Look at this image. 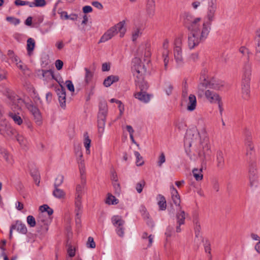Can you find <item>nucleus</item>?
Returning <instances> with one entry per match:
<instances>
[{
    "instance_id": "nucleus-15",
    "label": "nucleus",
    "mask_w": 260,
    "mask_h": 260,
    "mask_svg": "<svg viewBox=\"0 0 260 260\" xmlns=\"http://www.w3.org/2000/svg\"><path fill=\"white\" fill-rule=\"evenodd\" d=\"M56 92L58 95L60 106L62 108H64L66 107V93L65 89L62 86H60V87L57 90Z\"/></svg>"
},
{
    "instance_id": "nucleus-56",
    "label": "nucleus",
    "mask_w": 260,
    "mask_h": 260,
    "mask_svg": "<svg viewBox=\"0 0 260 260\" xmlns=\"http://www.w3.org/2000/svg\"><path fill=\"white\" fill-rule=\"evenodd\" d=\"M254 150V146L252 142H248L247 144V152L246 155H251Z\"/></svg>"
},
{
    "instance_id": "nucleus-59",
    "label": "nucleus",
    "mask_w": 260,
    "mask_h": 260,
    "mask_svg": "<svg viewBox=\"0 0 260 260\" xmlns=\"http://www.w3.org/2000/svg\"><path fill=\"white\" fill-rule=\"evenodd\" d=\"M65 84L69 91H70L72 92H74V86L71 81L67 80L65 82Z\"/></svg>"
},
{
    "instance_id": "nucleus-37",
    "label": "nucleus",
    "mask_w": 260,
    "mask_h": 260,
    "mask_svg": "<svg viewBox=\"0 0 260 260\" xmlns=\"http://www.w3.org/2000/svg\"><path fill=\"white\" fill-rule=\"evenodd\" d=\"M170 53L169 50H164L162 56L164 59V67L165 69H167L168 64L169 62V55Z\"/></svg>"
},
{
    "instance_id": "nucleus-54",
    "label": "nucleus",
    "mask_w": 260,
    "mask_h": 260,
    "mask_svg": "<svg viewBox=\"0 0 260 260\" xmlns=\"http://www.w3.org/2000/svg\"><path fill=\"white\" fill-rule=\"evenodd\" d=\"M17 68L19 69L23 73V74H26L27 71L28 70L27 67L23 63L22 61H19V63H17L16 65Z\"/></svg>"
},
{
    "instance_id": "nucleus-10",
    "label": "nucleus",
    "mask_w": 260,
    "mask_h": 260,
    "mask_svg": "<svg viewBox=\"0 0 260 260\" xmlns=\"http://www.w3.org/2000/svg\"><path fill=\"white\" fill-rule=\"evenodd\" d=\"M140 90V91L136 92L134 94V96L136 99H138L141 102L144 103H148L152 95L151 94L147 93L145 90L146 89L142 90L139 86H138Z\"/></svg>"
},
{
    "instance_id": "nucleus-17",
    "label": "nucleus",
    "mask_w": 260,
    "mask_h": 260,
    "mask_svg": "<svg viewBox=\"0 0 260 260\" xmlns=\"http://www.w3.org/2000/svg\"><path fill=\"white\" fill-rule=\"evenodd\" d=\"M205 96L211 103H216L220 100V98L217 93L209 90L206 91Z\"/></svg>"
},
{
    "instance_id": "nucleus-2",
    "label": "nucleus",
    "mask_w": 260,
    "mask_h": 260,
    "mask_svg": "<svg viewBox=\"0 0 260 260\" xmlns=\"http://www.w3.org/2000/svg\"><path fill=\"white\" fill-rule=\"evenodd\" d=\"M198 131L200 133V141L199 146L196 149L197 154H190L189 151L187 149L186 150V153L191 160L199 159L204 161L208 159L210 156L211 153L210 147L207 139V132L205 126H202Z\"/></svg>"
},
{
    "instance_id": "nucleus-28",
    "label": "nucleus",
    "mask_w": 260,
    "mask_h": 260,
    "mask_svg": "<svg viewBox=\"0 0 260 260\" xmlns=\"http://www.w3.org/2000/svg\"><path fill=\"white\" fill-rule=\"evenodd\" d=\"M1 153L8 164L10 165H12L13 164L14 160L12 156L6 150H1Z\"/></svg>"
},
{
    "instance_id": "nucleus-19",
    "label": "nucleus",
    "mask_w": 260,
    "mask_h": 260,
    "mask_svg": "<svg viewBox=\"0 0 260 260\" xmlns=\"http://www.w3.org/2000/svg\"><path fill=\"white\" fill-rule=\"evenodd\" d=\"M119 80V76L116 75H110L104 80L103 84L105 87H108L110 86L112 84L118 82Z\"/></svg>"
},
{
    "instance_id": "nucleus-60",
    "label": "nucleus",
    "mask_w": 260,
    "mask_h": 260,
    "mask_svg": "<svg viewBox=\"0 0 260 260\" xmlns=\"http://www.w3.org/2000/svg\"><path fill=\"white\" fill-rule=\"evenodd\" d=\"M87 247L90 248H94L95 247V243L92 237H89L88 238L87 242Z\"/></svg>"
},
{
    "instance_id": "nucleus-4",
    "label": "nucleus",
    "mask_w": 260,
    "mask_h": 260,
    "mask_svg": "<svg viewBox=\"0 0 260 260\" xmlns=\"http://www.w3.org/2000/svg\"><path fill=\"white\" fill-rule=\"evenodd\" d=\"M200 133L198 129L196 127L189 128L187 130L184 137V146L185 150L189 151L190 154H197L196 149L197 146L196 143L199 140Z\"/></svg>"
},
{
    "instance_id": "nucleus-57",
    "label": "nucleus",
    "mask_w": 260,
    "mask_h": 260,
    "mask_svg": "<svg viewBox=\"0 0 260 260\" xmlns=\"http://www.w3.org/2000/svg\"><path fill=\"white\" fill-rule=\"evenodd\" d=\"M85 81L88 83L89 81L91 80L92 77V74L90 72V71L87 68H85Z\"/></svg>"
},
{
    "instance_id": "nucleus-16",
    "label": "nucleus",
    "mask_w": 260,
    "mask_h": 260,
    "mask_svg": "<svg viewBox=\"0 0 260 260\" xmlns=\"http://www.w3.org/2000/svg\"><path fill=\"white\" fill-rule=\"evenodd\" d=\"M11 226L12 229L16 230L18 233L21 234H26L27 233V230L26 225L20 220L16 221Z\"/></svg>"
},
{
    "instance_id": "nucleus-1",
    "label": "nucleus",
    "mask_w": 260,
    "mask_h": 260,
    "mask_svg": "<svg viewBox=\"0 0 260 260\" xmlns=\"http://www.w3.org/2000/svg\"><path fill=\"white\" fill-rule=\"evenodd\" d=\"M188 29L190 32L188 37V46L192 49L207 38L211 29L210 24L202 22L201 18H194L190 22Z\"/></svg>"
},
{
    "instance_id": "nucleus-64",
    "label": "nucleus",
    "mask_w": 260,
    "mask_h": 260,
    "mask_svg": "<svg viewBox=\"0 0 260 260\" xmlns=\"http://www.w3.org/2000/svg\"><path fill=\"white\" fill-rule=\"evenodd\" d=\"M122 127L123 132H124V131H126L129 134L134 133L135 131L131 125H126L125 126H122Z\"/></svg>"
},
{
    "instance_id": "nucleus-47",
    "label": "nucleus",
    "mask_w": 260,
    "mask_h": 260,
    "mask_svg": "<svg viewBox=\"0 0 260 260\" xmlns=\"http://www.w3.org/2000/svg\"><path fill=\"white\" fill-rule=\"evenodd\" d=\"M106 121L98 120V131L102 135L104 132Z\"/></svg>"
},
{
    "instance_id": "nucleus-31",
    "label": "nucleus",
    "mask_w": 260,
    "mask_h": 260,
    "mask_svg": "<svg viewBox=\"0 0 260 260\" xmlns=\"http://www.w3.org/2000/svg\"><path fill=\"white\" fill-rule=\"evenodd\" d=\"M250 186L252 189H255L259 186V181L257 177L255 175L250 176L249 177Z\"/></svg>"
},
{
    "instance_id": "nucleus-58",
    "label": "nucleus",
    "mask_w": 260,
    "mask_h": 260,
    "mask_svg": "<svg viewBox=\"0 0 260 260\" xmlns=\"http://www.w3.org/2000/svg\"><path fill=\"white\" fill-rule=\"evenodd\" d=\"M205 251L206 253H210V243L208 240H203Z\"/></svg>"
},
{
    "instance_id": "nucleus-33",
    "label": "nucleus",
    "mask_w": 260,
    "mask_h": 260,
    "mask_svg": "<svg viewBox=\"0 0 260 260\" xmlns=\"http://www.w3.org/2000/svg\"><path fill=\"white\" fill-rule=\"evenodd\" d=\"M192 174L197 181H200L203 179L202 169H194L192 170Z\"/></svg>"
},
{
    "instance_id": "nucleus-23",
    "label": "nucleus",
    "mask_w": 260,
    "mask_h": 260,
    "mask_svg": "<svg viewBox=\"0 0 260 260\" xmlns=\"http://www.w3.org/2000/svg\"><path fill=\"white\" fill-rule=\"evenodd\" d=\"M9 115L16 124L21 125L23 123V119L18 113H16L14 112H11L9 113Z\"/></svg>"
},
{
    "instance_id": "nucleus-9",
    "label": "nucleus",
    "mask_w": 260,
    "mask_h": 260,
    "mask_svg": "<svg viewBox=\"0 0 260 260\" xmlns=\"http://www.w3.org/2000/svg\"><path fill=\"white\" fill-rule=\"evenodd\" d=\"M83 209L82 206V198L77 197L75 198V212L76 213V221L77 223H80V215L82 213Z\"/></svg>"
},
{
    "instance_id": "nucleus-52",
    "label": "nucleus",
    "mask_w": 260,
    "mask_h": 260,
    "mask_svg": "<svg viewBox=\"0 0 260 260\" xmlns=\"http://www.w3.org/2000/svg\"><path fill=\"white\" fill-rule=\"evenodd\" d=\"M50 220V217H48L45 214V216L42 215V213H40L39 216V219L38 221H41L44 224H46L49 222V220Z\"/></svg>"
},
{
    "instance_id": "nucleus-20",
    "label": "nucleus",
    "mask_w": 260,
    "mask_h": 260,
    "mask_svg": "<svg viewBox=\"0 0 260 260\" xmlns=\"http://www.w3.org/2000/svg\"><path fill=\"white\" fill-rule=\"evenodd\" d=\"M171 192L172 194V199L174 203L176 206H179L180 203V196L177 190L173 186L171 187Z\"/></svg>"
},
{
    "instance_id": "nucleus-62",
    "label": "nucleus",
    "mask_w": 260,
    "mask_h": 260,
    "mask_svg": "<svg viewBox=\"0 0 260 260\" xmlns=\"http://www.w3.org/2000/svg\"><path fill=\"white\" fill-rule=\"evenodd\" d=\"M154 236L152 235H149V236L147 238V240H145V243H147V247H149L152 245V243L153 242Z\"/></svg>"
},
{
    "instance_id": "nucleus-13",
    "label": "nucleus",
    "mask_w": 260,
    "mask_h": 260,
    "mask_svg": "<svg viewBox=\"0 0 260 260\" xmlns=\"http://www.w3.org/2000/svg\"><path fill=\"white\" fill-rule=\"evenodd\" d=\"M116 35V29H115L113 26H112L104 34V35L101 37L99 43H100L106 42V41L112 39Z\"/></svg>"
},
{
    "instance_id": "nucleus-50",
    "label": "nucleus",
    "mask_w": 260,
    "mask_h": 260,
    "mask_svg": "<svg viewBox=\"0 0 260 260\" xmlns=\"http://www.w3.org/2000/svg\"><path fill=\"white\" fill-rule=\"evenodd\" d=\"M27 224L30 227H34L36 224L35 218L31 215H28L26 218Z\"/></svg>"
},
{
    "instance_id": "nucleus-21",
    "label": "nucleus",
    "mask_w": 260,
    "mask_h": 260,
    "mask_svg": "<svg viewBox=\"0 0 260 260\" xmlns=\"http://www.w3.org/2000/svg\"><path fill=\"white\" fill-rule=\"evenodd\" d=\"M111 222L115 228L124 225L125 222L122 217L119 215H114L111 218Z\"/></svg>"
},
{
    "instance_id": "nucleus-12",
    "label": "nucleus",
    "mask_w": 260,
    "mask_h": 260,
    "mask_svg": "<svg viewBox=\"0 0 260 260\" xmlns=\"http://www.w3.org/2000/svg\"><path fill=\"white\" fill-rule=\"evenodd\" d=\"M0 133L6 134L8 135L13 134L11 126L5 119H2L0 120Z\"/></svg>"
},
{
    "instance_id": "nucleus-25",
    "label": "nucleus",
    "mask_w": 260,
    "mask_h": 260,
    "mask_svg": "<svg viewBox=\"0 0 260 260\" xmlns=\"http://www.w3.org/2000/svg\"><path fill=\"white\" fill-rule=\"evenodd\" d=\"M53 195L55 198L58 199H63L66 197V193L63 190L58 187H54L53 191Z\"/></svg>"
},
{
    "instance_id": "nucleus-46",
    "label": "nucleus",
    "mask_w": 260,
    "mask_h": 260,
    "mask_svg": "<svg viewBox=\"0 0 260 260\" xmlns=\"http://www.w3.org/2000/svg\"><path fill=\"white\" fill-rule=\"evenodd\" d=\"M79 165V169L80 173L82 179L83 178L84 175L85 174V166L84 160H80L79 162H78Z\"/></svg>"
},
{
    "instance_id": "nucleus-55",
    "label": "nucleus",
    "mask_w": 260,
    "mask_h": 260,
    "mask_svg": "<svg viewBox=\"0 0 260 260\" xmlns=\"http://www.w3.org/2000/svg\"><path fill=\"white\" fill-rule=\"evenodd\" d=\"M16 104L18 109H21L23 107H26V105L29 103H26L25 101H24L23 100L21 99H18Z\"/></svg>"
},
{
    "instance_id": "nucleus-14",
    "label": "nucleus",
    "mask_w": 260,
    "mask_h": 260,
    "mask_svg": "<svg viewBox=\"0 0 260 260\" xmlns=\"http://www.w3.org/2000/svg\"><path fill=\"white\" fill-rule=\"evenodd\" d=\"M186 109L188 111H194L197 107V99L196 97L193 94H190L188 99L186 101Z\"/></svg>"
},
{
    "instance_id": "nucleus-40",
    "label": "nucleus",
    "mask_w": 260,
    "mask_h": 260,
    "mask_svg": "<svg viewBox=\"0 0 260 260\" xmlns=\"http://www.w3.org/2000/svg\"><path fill=\"white\" fill-rule=\"evenodd\" d=\"M84 193V186L81 184H78L76 187L75 197H82Z\"/></svg>"
},
{
    "instance_id": "nucleus-41",
    "label": "nucleus",
    "mask_w": 260,
    "mask_h": 260,
    "mask_svg": "<svg viewBox=\"0 0 260 260\" xmlns=\"http://www.w3.org/2000/svg\"><path fill=\"white\" fill-rule=\"evenodd\" d=\"M46 5L45 0H34V3H30L29 5L30 7H42Z\"/></svg>"
},
{
    "instance_id": "nucleus-44",
    "label": "nucleus",
    "mask_w": 260,
    "mask_h": 260,
    "mask_svg": "<svg viewBox=\"0 0 260 260\" xmlns=\"http://www.w3.org/2000/svg\"><path fill=\"white\" fill-rule=\"evenodd\" d=\"M155 3L153 1L149 2L147 5V11L149 15H153L154 12Z\"/></svg>"
},
{
    "instance_id": "nucleus-7",
    "label": "nucleus",
    "mask_w": 260,
    "mask_h": 260,
    "mask_svg": "<svg viewBox=\"0 0 260 260\" xmlns=\"http://www.w3.org/2000/svg\"><path fill=\"white\" fill-rule=\"evenodd\" d=\"M26 108L32 115L36 124L40 125L42 124V117L39 109L31 104H27L26 105Z\"/></svg>"
},
{
    "instance_id": "nucleus-63",
    "label": "nucleus",
    "mask_w": 260,
    "mask_h": 260,
    "mask_svg": "<svg viewBox=\"0 0 260 260\" xmlns=\"http://www.w3.org/2000/svg\"><path fill=\"white\" fill-rule=\"evenodd\" d=\"M112 183H113V185L114 188L115 192L116 193H119L121 191V187H120V185L119 183L118 182V181L113 182Z\"/></svg>"
},
{
    "instance_id": "nucleus-42",
    "label": "nucleus",
    "mask_w": 260,
    "mask_h": 260,
    "mask_svg": "<svg viewBox=\"0 0 260 260\" xmlns=\"http://www.w3.org/2000/svg\"><path fill=\"white\" fill-rule=\"evenodd\" d=\"M194 229L195 232V235L197 238L201 237V226L198 220H196L194 222Z\"/></svg>"
},
{
    "instance_id": "nucleus-48",
    "label": "nucleus",
    "mask_w": 260,
    "mask_h": 260,
    "mask_svg": "<svg viewBox=\"0 0 260 260\" xmlns=\"http://www.w3.org/2000/svg\"><path fill=\"white\" fill-rule=\"evenodd\" d=\"M75 154L77 157V162H79L80 160H84L82 159L83 154L80 147L77 148L75 150Z\"/></svg>"
},
{
    "instance_id": "nucleus-49",
    "label": "nucleus",
    "mask_w": 260,
    "mask_h": 260,
    "mask_svg": "<svg viewBox=\"0 0 260 260\" xmlns=\"http://www.w3.org/2000/svg\"><path fill=\"white\" fill-rule=\"evenodd\" d=\"M124 226H119L115 228V231L118 236L123 237L124 235Z\"/></svg>"
},
{
    "instance_id": "nucleus-43",
    "label": "nucleus",
    "mask_w": 260,
    "mask_h": 260,
    "mask_svg": "<svg viewBox=\"0 0 260 260\" xmlns=\"http://www.w3.org/2000/svg\"><path fill=\"white\" fill-rule=\"evenodd\" d=\"M164 89L166 93L168 95H170L172 93L173 90V86L170 83L166 82L165 84Z\"/></svg>"
},
{
    "instance_id": "nucleus-30",
    "label": "nucleus",
    "mask_w": 260,
    "mask_h": 260,
    "mask_svg": "<svg viewBox=\"0 0 260 260\" xmlns=\"http://www.w3.org/2000/svg\"><path fill=\"white\" fill-rule=\"evenodd\" d=\"M119 201L111 193H108L106 199V203L108 205H117Z\"/></svg>"
},
{
    "instance_id": "nucleus-8",
    "label": "nucleus",
    "mask_w": 260,
    "mask_h": 260,
    "mask_svg": "<svg viewBox=\"0 0 260 260\" xmlns=\"http://www.w3.org/2000/svg\"><path fill=\"white\" fill-rule=\"evenodd\" d=\"M181 41L180 39H177L175 42L174 49V54L175 59L179 65H181L183 62L182 48L181 47Z\"/></svg>"
},
{
    "instance_id": "nucleus-61",
    "label": "nucleus",
    "mask_w": 260,
    "mask_h": 260,
    "mask_svg": "<svg viewBox=\"0 0 260 260\" xmlns=\"http://www.w3.org/2000/svg\"><path fill=\"white\" fill-rule=\"evenodd\" d=\"M144 49V46L141 47L139 48L138 53L139 54V55H141V56H142L143 55H144V56H146L147 57L149 56V55H150L149 51L148 50H145L144 54V52H143Z\"/></svg>"
},
{
    "instance_id": "nucleus-18",
    "label": "nucleus",
    "mask_w": 260,
    "mask_h": 260,
    "mask_svg": "<svg viewBox=\"0 0 260 260\" xmlns=\"http://www.w3.org/2000/svg\"><path fill=\"white\" fill-rule=\"evenodd\" d=\"M41 73L43 80L46 82H51L55 79L53 71L50 70H42Z\"/></svg>"
},
{
    "instance_id": "nucleus-51",
    "label": "nucleus",
    "mask_w": 260,
    "mask_h": 260,
    "mask_svg": "<svg viewBox=\"0 0 260 260\" xmlns=\"http://www.w3.org/2000/svg\"><path fill=\"white\" fill-rule=\"evenodd\" d=\"M6 20L7 21L10 22V23L14 24L15 25H17L20 23L19 19L12 16H9L6 18Z\"/></svg>"
},
{
    "instance_id": "nucleus-22",
    "label": "nucleus",
    "mask_w": 260,
    "mask_h": 260,
    "mask_svg": "<svg viewBox=\"0 0 260 260\" xmlns=\"http://www.w3.org/2000/svg\"><path fill=\"white\" fill-rule=\"evenodd\" d=\"M156 200L159 210H165L167 207L165 198L161 194H158L156 197Z\"/></svg>"
},
{
    "instance_id": "nucleus-3",
    "label": "nucleus",
    "mask_w": 260,
    "mask_h": 260,
    "mask_svg": "<svg viewBox=\"0 0 260 260\" xmlns=\"http://www.w3.org/2000/svg\"><path fill=\"white\" fill-rule=\"evenodd\" d=\"M132 71L133 75L135 77V81L137 86H139L142 90L147 89L148 85L147 82L144 80V75L146 72V69L142 63L141 60L136 57L133 61Z\"/></svg>"
},
{
    "instance_id": "nucleus-26",
    "label": "nucleus",
    "mask_w": 260,
    "mask_h": 260,
    "mask_svg": "<svg viewBox=\"0 0 260 260\" xmlns=\"http://www.w3.org/2000/svg\"><path fill=\"white\" fill-rule=\"evenodd\" d=\"M40 210L42 213V216H45V214H47V216H50L53 214V210L52 209L50 208L47 205H43L40 207Z\"/></svg>"
},
{
    "instance_id": "nucleus-27",
    "label": "nucleus",
    "mask_w": 260,
    "mask_h": 260,
    "mask_svg": "<svg viewBox=\"0 0 260 260\" xmlns=\"http://www.w3.org/2000/svg\"><path fill=\"white\" fill-rule=\"evenodd\" d=\"M35 40L31 38L28 39L27 40L26 49L28 55L30 56L32 54L34 49L35 48Z\"/></svg>"
},
{
    "instance_id": "nucleus-38",
    "label": "nucleus",
    "mask_w": 260,
    "mask_h": 260,
    "mask_svg": "<svg viewBox=\"0 0 260 260\" xmlns=\"http://www.w3.org/2000/svg\"><path fill=\"white\" fill-rule=\"evenodd\" d=\"M134 155L136 158V164L137 166H142L144 161L142 156L140 155V153L138 151L134 152Z\"/></svg>"
},
{
    "instance_id": "nucleus-45",
    "label": "nucleus",
    "mask_w": 260,
    "mask_h": 260,
    "mask_svg": "<svg viewBox=\"0 0 260 260\" xmlns=\"http://www.w3.org/2000/svg\"><path fill=\"white\" fill-rule=\"evenodd\" d=\"M64 177L62 175H58L55 179L54 186V187H58L63 183Z\"/></svg>"
},
{
    "instance_id": "nucleus-29",
    "label": "nucleus",
    "mask_w": 260,
    "mask_h": 260,
    "mask_svg": "<svg viewBox=\"0 0 260 260\" xmlns=\"http://www.w3.org/2000/svg\"><path fill=\"white\" fill-rule=\"evenodd\" d=\"M216 162L218 167L222 168L224 164V155L222 151H218L216 154Z\"/></svg>"
},
{
    "instance_id": "nucleus-5",
    "label": "nucleus",
    "mask_w": 260,
    "mask_h": 260,
    "mask_svg": "<svg viewBox=\"0 0 260 260\" xmlns=\"http://www.w3.org/2000/svg\"><path fill=\"white\" fill-rule=\"evenodd\" d=\"M251 80V70H246L242 77L241 84V92L242 97L244 99L247 100L250 94V82Z\"/></svg>"
},
{
    "instance_id": "nucleus-36",
    "label": "nucleus",
    "mask_w": 260,
    "mask_h": 260,
    "mask_svg": "<svg viewBox=\"0 0 260 260\" xmlns=\"http://www.w3.org/2000/svg\"><path fill=\"white\" fill-rule=\"evenodd\" d=\"M185 218V213L183 211H179L177 214V224L179 225L183 224Z\"/></svg>"
},
{
    "instance_id": "nucleus-32",
    "label": "nucleus",
    "mask_w": 260,
    "mask_h": 260,
    "mask_svg": "<svg viewBox=\"0 0 260 260\" xmlns=\"http://www.w3.org/2000/svg\"><path fill=\"white\" fill-rule=\"evenodd\" d=\"M76 248L75 246L69 245L67 249V260H71V258L76 255Z\"/></svg>"
},
{
    "instance_id": "nucleus-35",
    "label": "nucleus",
    "mask_w": 260,
    "mask_h": 260,
    "mask_svg": "<svg viewBox=\"0 0 260 260\" xmlns=\"http://www.w3.org/2000/svg\"><path fill=\"white\" fill-rule=\"evenodd\" d=\"M142 35V30L140 28H135L132 32V39L133 41H136Z\"/></svg>"
},
{
    "instance_id": "nucleus-34",
    "label": "nucleus",
    "mask_w": 260,
    "mask_h": 260,
    "mask_svg": "<svg viewBox=\"0 0 260 260\" xmlns=\"http://www.w3.org/2000/svg\"><path fill=\"white\" fill-rule=\"evenodd\" d=\"M107 113V108L104 106L103 108H100L98 115V120L106 121Z\"/></svg>"
},
{
    "instance_id": "nucleus-24",
    "label": "nucleus",
    "mask_w": 260,
    "mask_h": 260,
    "mask_svg": "<svg viewBox=\"0 0 260 260\" xmlns=\"http://www.w3.org/2000/svg\"><path fill=\"white\" fill-rule=\"evenodd\" d=\"M83 145L84 146L86 150V153L87 154H89L90 153V144H91V140L89 139V137L88 136V135L87 133H85L83 135Z\"/></svg>"
},
{
    "instance_id": "nucleus-11",
    "label": "nucleus",
    "mask_w": 260,
    "mask_h": 260,
    "mask_svg": "<svg viewBox=\"0 0 260 260\" xmlns=\"http://www.w3.org/2000/svg\"><path fill=\"white\" fill-rule=\"evenodd\" d=\"M116 29V34H119L120 38H123L127 30L126 21L123 20L113 26Z\"/></svg>"
},
{
    "instance_id": "nucleus-6",
    "label": "nucleus",
    "mask_w": 260,
    "mask_h": 260,
    "mask_svg": "<svg viewBox=\"0 0 260 260\" xmlns=\"http://www.w3.org/2000/svg\"><path fill=\"white\" fill-rule=\"evenodd\" d=\"M26 108L32 115L36 124L40 125L42 124V117L39 109L31 104H27L26 105Z\"/></svg>"
},
{
    "instance_id": "nucleus-53",
    "label": "nucleus",
    "mask_w": 260,
    "mask_h": 260,
    "mask_svg": "<svg viewBox=\"0 0 260 260\" xmlns=\"http://www.w3.org/2000/svg\"><path fill=\"white\" fill-rule=\"evenodd\" d=\"M145 184V183L144 181H141L140 182L137 183L136 185V189L139 193L142 192Z\"/></svg>"
},
{
    "instance_id": "nucleus-39",
    "label": "nucleus",
    "mask_w": 260,
    "mask_h": 260,
    "mask_svg": "<svg viewBox=\"0 0 260 260\" xmlns=\"http://www.w3.org/2000/svg\"><path fill=\"white\" fill-rule=\"evenodd\" d=\"M166 156L164 152H161L157 157V165L158 167H161L162 165L166 162Z\"/></svg>"
}]
</instances>
